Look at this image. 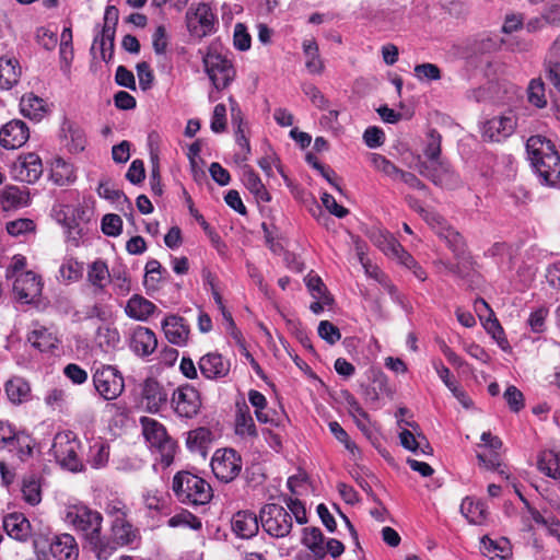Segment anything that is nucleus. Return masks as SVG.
I'll use <instances>...</instances> for the list:
<instances>
[{
  "label": "nucleus",
  "instance_id": "f257e3e1",
  "mask_svg": "<svg viewBox=\"0 0 560 560\" xmlns=\"http://www.w3.org/2000/svg\"><path fill=\"white\" fill-rule=\"evenodd\" d=\"M65 520L98 556L112 549L109 540L102 535L103 516L98 511L82 503L70 504Z\"/></svg>",
  "mask_w": 560,
  "mask_h": 560
},
{
  "label": "nucleus",
  "instance_id": "f03ea898",
  "mask_svg": "<svg viewBox=\"0 0 560 560\" xmlns=\"http://www.w3.org/2000/svg\"><path fill=\"white\" fill-rule=\"evenodd\" d=\"M526 149L533 167L547 185L560 182V155L553 143L542 136H532Z\"/></svg>",
  "mask_w": 560,
  "mask_h": 560
},
{
  "label": "nucleus",
  "instance_id": "7ed1b4c3",
  "mask_svg": "<svg viewBox=\"0 0 560 560\" xmlns=\"http://www.w3.org/2000/svg\"><path fill=\"white\" fill-rule=\"evenodd\" d=\"M172 489L179 502L192 506L209 503L213 495L211 486L205 479L188 471L174 476Z\"/></svg>",
  "mask_w": 560,
  "mask_h": 560
},
{
  "label": "nucleus",
  "instance_id": "20e7f679",
  "mask_svg": "<svg viewBox=\"0 0 560 560\" xmlns=\"http://www.w3.org/2000/svg\"><path fill=\"white\" fill-rule=\"evenodd\" d=\"M142 434L151 451L167 467L172 464L176 452V444L167 434L165 427L155 419L141 417Z\"/></svg>",
  "mask_w": 560,
  "mask_h": 560
},
{
  "label": "nucleus",
  "instance_id": "39448f33",
  "mask_svg": "<svg viewBox=\"0 0 560 560\" xmlns=\"http://www.w3.org/2000/svg\"><path fill=\"white\" fill-rule=\"evenodd\" d=\"M205 71L217 90L226 89L235 79L236 71L226 54L210 46L202 58Z\"/></svg>",
  "mask_w": 560,
  "mask_h": 560
},
{
  "label": "nucleus",
  "instance_id": "423d86ee",
  "mask_svg": "<svg viewBox=\"0 0 560 560\" xmlns=\"http://www.w3.org/2000/svg\"><path fill=\"white\" fill-rule=\"evenodd\" d=\"M81 443L72 431L55 435L51 452L57 463L70 471H81L83 462L80 456Z\"/></svg>",
  "mask_w": 560,
  "mask_h": 560
},
{
  "label": "nucleus",
  "instance_id": "0eeeda50",
  "mask_svg": "<svg viewBox=\"0 0 560 560\" xmlns=\"http://www.w3.org/2000/svg\"><path fill=\"white\" fill-rule=\"evenodd\" d=\"M92 381L95 390L105 400L118 398L125 389L124 377L113 365L96 368Z\"/></svg>",
  "mask_w": 560,
  "mask_h": 560
},
{
  "label": "nucleus",
  "instance_id": "6e6552de",
  "mask_svg": "<svg viewBox=\"0 0 560 560\" xmlns=\"http://www.w3.org/2000/svg\"><path fill=\"white\" fill-rule=\"evenodd\" d=\"M264 530L275 538L288 536L292 529L291 514L281 505L266 504L259 513Z\"/></svg>",
  "mask_w": 560,
  "mask_h": 560
},
{
  "label": "nucleus",
  "instance_id": "1a4fd4ad",
  "mask_svg": "<svg viewBox=\"0 0 560 560\" xmlns=\"http://www.w3.org/2000/svg\"><path fill=\"white\" fill-rule=\"evenodd\" d=\"M33 545L38 558H40V555L46 558L47 540L43 537H37L34 539ZM48 547L56 560H77L79 557L78 544L70 534L56 535L48 544Z\"/></svg>",
  "mask_w": 560,
  "mask_h": 560
},
{
  "label": "nucleus",
  "instance_id": "9d476101",
  "mask_svg": "<svg viewBox=\"0 0 560 560\" xmlns=\"http://www.w3.org/2000/svg\"><path fill=\"white\" fill-rule=\"evenodd\" d=\"M242 467V457L233 448H219L211 458L212 472L217 479L225 483L233 481L240 475Z\"/></svg>",
  "mask_w": 560,
  "mask_h": 560
},
{
  "label": "nucleus",
  "instance_id": "9b49d317",
  "mask_svg": "<svg viewBox=\"0 0 560 560\" xmlns=\"http://www.w3.org/2000/svg\"><path fill=\"white\" fill-rule=\"evenodd\" d=\"M171 406L178 417L191 419L200 410V394L191 385L179 386L172 394Z\"/></svg>",
  "mask_w": 560,
  "mask_h": 560
},
{
  "label": "nucleus",
  "instance_id": "f8f14e48",
  "mask_svg": "<svg viewBox=\"0 0 560 560\" xmlns=\"http://www.w3.org/2000/svg\"><path fill=\"white\" fill-rule=\"evenodd\" d=\"M215 16L207 3L191 5L186 12L187 28L192 36L202 38L212 33Z\"/></svg>",
  "mask_w": 560,
  "mask_h": 560
},
{
  "label": "nucleus",
  "instance_id": "ddd939ff",
  "mask_svg": "<svg viewBox=\"0 0 560 560\" xmlns=\"http://www.w3.org/2000/svg\"><path fill=\"white\" fill-rule=\"evenodd\" d=\"M43 163L36 153L20 155L10 166L11 177L21 183H36L43 174Z\"/></svg>",
  "mask_w": 560,
  "mask_h": 560
},
{
  "label": "nucleus",
  "instance_id": "4468645a",
  "mask_svg": "<svg viewBox=\"0 0 560 560\" xmlns=\"http://www.w3.org/2000/svg\"><path fill=\"white\" fill-rule=\"evenodd\" d=\"M42 290V280L33 271L16 275L13 282V292L19 301L26 304L32 303L40 296Z\"/></svg>",
  "mask_w": 560,
  "mask_h": 560
},
{
  "label": "nucleus",
  "instance_id": "2eb2a0df",
  "mask_svg": "<svg viewBox=\"0 0 560 560\" xmlns=\"http://www.w3.org/2000/svg\"><path fill=\"white\" fill-rule=\"evenodd\" d=\"M516 124V116L512 112L493 117L483 125L482 137L492 142H500L514 132Z\"/></svg>",
  "mask_w": 560,
  "mask_h": 560
},
{
  "label": "nucleus",
  "instance_id": "dca6fc26",
  "mask_svg": "<svg viewBox=\"0 0 560 560\" xmlns=\"http://www.w3.org/2000/svg\"><path fill=\"white\" fill-rule=\"evenodd\" d=\"M198 366L203 377L217 381L229 375L231 361L219 352H209L199 359Z\"/></svg>",
  "mask_w": 560,
  "mask_h": 560
},
{
  "label": "nucleus",
  "instance_id": "f3484780",
  "mask_svg": "<svg viewBox=\"0 0 560 560\" xmlns=\"http://www.w3.org/2000/svg\"><path fill=\"white\" fill-rule=\"evenodd\" d=\"M166 401L167 394L159 382L152 378L144 381L141 389L140 404L147 411L152 413L159 412L160 409L166 405Z\"/></svg>",
  "mask_w": 560,
  "mask_h": 560
},
{
  "label": "nucleus",
  "instance_id": "a211bd4d",
  "mask_svg": "<svg viewBox=\"0 0 560 560\" xmlns=\"http://www.w3.org/2000/svg\"><path fill=\"white\" fill-rule=\"evenodd\" d=\"M30 131L22 120H11L0 130V143L5 149H18L28 139Z\"/></svg>",
  "mask_w": 560,
  "mask_h": 560
},
{
  "label": "nucleus",
  "instance_id": "6ab92c4d",
  "mask_svg": "<svg viewBox=\"0 0 560 560\" xmlns=\"http://www.w3.org/2000/svg\"><path fill=\"white\" fill-rule=\"evenodd\" d=\"M162 329L168 342L183 347L188 341L189 327L185 319L177 315H170L162 322Z\"/></svg>",
  "mask_w": 560,
  "mask_h": 560
},
{
  "label": "nucleus",
  "instance_id": "aec40b11",
  "mask_svg": "<svg viewBox=\"0 0 560 560\" xmlns=\"http://www.w3.org/2000/svg\"><path fill=\"white\" fill-rule=\"evenodd\" d=\"M371 241L387 256L398 259L405 257L410 260V254L398 243V241L389 233L382 230L372 231L370 233Z\"/></svg>",
  "mask_w": 560,
  "mask_h": 560
},
{
  "label": "nucleus",
  "instance_id": "412c9836",
  "mask_svg": "<svg viewBox=\"0 0 560 560\" xmlns=\"http://www.w3.org/2000/svg\"><path fill=\"white\" fill-rule=\"evenodd\" d=\"M427 171H420V173L429 177L435 185H440L445 188H454L458 185V176L451 168V166L443 162H435L434 165L425 167Z\"/></svg>",
  "mask_w": 560,
  "mask_h": 560
},
{
  "label": "nucleus",
  "instance_id": "4be33fe9",
  "mask_svg": "<svg viewBox=\"0 0 560 560\" xmlns=\"http://www.w3.org/2000/svg\"><path fill=\"white\" fill-rule=\"evenodd\" d=\"M30 202V194L25 188L9 185L0 190V207L4 211L26 207Z\"/></svg>",
  "mask_w": 560,
  "mask_h": 560
},
{
  "label": "nucleus",
  "instance_id": "5701e85b",
  "mask_svg": "<svg viewBox=\"0 0 560 560\" xmlns=\"http://www.w3.org/2000/svg\"><path fill=\"white\" fill-rule=\"evenodd\" d=\"M3 528L7 534L20 541H25L31 536V523L21 513H11L3 518Z\"/></svg>",
  "mask_w": 560,
  "mask_h": 560
},
{
  "label": "nucleus",
  "instance_id": "b1692460",
  "mask_svg": "<svg viewBox=\"0 0 560 560\" xmlns=\"http://www.w3.org/2000/svg\"><path fill=\"white\" fill-rule=\"evenodd\" d=\"M112 539L119 546L131 545L139 539V530L128 521V518H117L112 521Z\"/></svg>",
  "mask_w": 560,
  "mask_h": 560
},
{
  "label": "nucleus",
  "instance_id": "393cba45",
  "mask_svg": "<svg viewBox=\"0 0 560 560\" xmlns=\"http://www.w3.org/2000/svg\"><path fill=\"white\" fill-rule=\"evenodd\" d=\"M158 347L155 334L147 327H137L131 338V348L140 355H148L154 352Z\"/></svg>",
  "mask_w": 560,
  "mask_h": 560
},
{
  "label": "nucleus",
  "instance_id": "a878e982",
  "mask_svg": "<svg viewBox=\"0 0 560 560\" xmlns=\"http://www.w3.org/2000/svg\"><path fill=\"white\" fill-rule=\"evenodd\" d=\"M155 310L156 306L151 301L139 294H135L128 300L125 313L135 320L145 322Z\"/></svg>",
  "mask_w": 560,
  "mask_h": 560
},
{
  "label": "nucleus",
  "instance_id": "bb28decb",
  "mask_svg": "<svg viewBox=\"0 0 560 560\" xmlns=\"http://www.w3.org/2000/svg\"><path fill=\"white\" fill-rule=\"evenodd\" d=\"M234 533L242 538H250L258 532L257 516L248 511H240L232 518Z\"/></svg>",
  "mask_w": 560,
  "mask_h": 560
},
{
  "label": "nucleus",
  "instance_id": "cd10ccee",
  "mask_svg": "<svg viewBox=\"0 0 560 560\" xmlns=\"http://www.w3.org/2000/svg\"><path fill=\"white\" fill-rule=\"evenodd\" d=\"M27 341L39 351H49L54 349L58 343V338L48 328L44 326H34V328L27 335Z\"/></svg>",
  "mask_w": 560,
  "mask_h": 560
},
{
  "label": "nucleus",
  "instance_id": "c85d7f7f",
  "mask_svg": "<svg viewBox=\"0 0 560 560\" xmlns=\"http://www.w3.org/2000/svg\"><path fill=\"white\" fill-rule=\"evenodd\" d=\"M21 67L15 58H0V88L10 90L19 82Z\"/></svg>",
  "mask_w": 560,
  "mask_h": 560
},
{
  "label": "nucleus",
  "instance_id": "c756f323",
  "mask_svg": "<svg viewBox=\"0 0 560 560\" xmlns=\"http://www.w3.org/2000/svg\"><path fill=\"white\" fill-rule=\"evenodd\" d=\"M462 514L468 520L470 524L481 525L488 516V508L485 502L474 501L470 498H465L460 504Z\"/></svg>",
  "mask_w": 560,
  "mask_h": 560
},
{
  "label": "nucleus",
  "instance_id": "7c9ffc66",
  "mask_svg": "<svg viewBox=\"0 0 560 560\" xmlns=\"http://www.w3.org/2000/svg\"><path fill=\"white\" fill-rule=\"evenodd\" d=\"M303 54L305 57V68L311 74H320L324 71V61L319 56L318 45L314 39L303 42Z\"/></svg>",
  "mask_w": 560,
  "mask_h": 560
},
{
  "label": "nucleus",
  "instance_id": "2f4dec72",
  "mask_svg": "<svg viewBox=\"0 0 560 560\" xmlns=\"http://www.w3.org/2000/svg\"><path fill=\"white\" fill-rule=\"evenodd\" d=\"M110 280V272L105 261L97 259L88 267V281L97 291H103Z\"/></svg>",
  "mask_w": 560,
  "mask_h": 560
},
{
  "label": "nucleus",
  "instance_id": "473e14b6",
  "mask_svg": "<svg viewBox=\"0 0 560 560\" xmlns=\"http://www.w3.org/2000/svg\"><path fill=\"white\" fill-rule=\"evenodd\" d=\"M242 180L245 187L256 197L257 200L262 202L270 201L271 197L262 184L260 177L252 168L245 167L243 171Z\"/></svg>",
  "mask_w": 560,
  "mask_h": 560
},
{
  "label": "nucleus",
  "instance_id": "72a5a7b5",
  "mask_svg": "<svg viewBox=\"0 0 560 560\" xmlns=\"http://www.w3.org/2000/svg\"><path fill=\"white\" fill-rule=\"evenodd\" d=\"M538 469L553 479L560 478V453L548 450L540 453Z\"/></svg>",
  "mask_w": 560,
  "mask_h": 560
},
{
  "label": "nucleus",
  "instance_id": "f704fd0d",
  "mask_svg": "<svg viewBox=\"0 0 560 560\" xmlns=\"http://www.w3.org/2000/svg\"><path fill=\"white\" fill-rule=\"evenodd\" d=\"M83 270V262H80L72 257H67L59 267L58 280L67 284L77 282L82 278Z\"/></svg>",
  "mask_w": 560,
  "mask_h": 560
},
{
  "label": "nucleus",
  "instance_id": "c9c22d12",
  "mask_svg": "<svg viewBox=\"0 0 560 560\" xmlns=\"http://www.w3.org/2000/svg\"><path fill=\"white\" fill-rule=\"evenodd\" d=\"M21 113L23 116L39 120L45 114V102L34 94L24 95L20 102Z\"/></svg>",
  "mask_w": 560,
  "mask_h": 560
},
{
  "label": "nucleus",
  "instance_id": "e433bc0d",
  "mask_svg": "<svg viewBox=\"0 0 560 560\" xmlns=\"http://www.w3.org/2000/svg\"><path fill=\"white\" fill-rule=\"evenodd\" d=\"M66 145L72 153H80L86 144L85 133L82 128L74 124H67L65 129Z\"/></svg>",
  "mask_w": 560,
  "mask_h": 560
},
{
  "label": "nucleus",
  "instance_id": "4c0bfd02",
  "mask_svg": "<svg viewBox=\"0 0 560 560\" xmlns=\"http://www.w3.org/2000/svg\"><path fill=\"white\" fill-rule=\"evenodd\" d=\"M388 380L383 372L373 373L372 386L364 389V397L369 401H377L381 395L389 394Z\"/></svg>",
  "mask_w": 560,
  "mask_h": 560
},
{
  "label": "nucleus",
  "instance_id": "58836bf2",
  "mask_svg": "<svg viewBox=\"0 0 560 560\" xmlns=\"http://www.w3.org/2000/svg\"><path fill=\"white\" fill-rule=\"evenodd\" d=\"M229 102L231 104L232 120L234 124H237V129L235 131L236 143L244 151L243 160H246V155L249 153L250 147H249V141L245 137L244 131L242 129L241 109H240L236 101L232 96L229 98Z\"/></svg>",
  "mask_w": 560,
  "mask_h": 560
},
{
  "label": "nucleus",
  "instance_id": "ea45409f",
  "mask_svg": "<svg viewBox=\"0 0 560 560\" xmlns=\"http://www.w3.org/2000/svg\"><path fill=\"white\" fill-rule=\"evenodd\" d=\"M30 392L28 383L21 377L12 378L5 384V393L9 399L14 404L25 400Z\"/></svg>",
  "mask_w": 560,
  "mask_h": 560
},
{
  "label": "nucleus",
  "instance_id": "a19ab883",
  "mask_svg": "<svg viewBox=\"0 0 560 560\" xmlns=\"http://www.w3.org/2000/svg\"><path fill=\"white\" fill-rule=\"evenodd\" d=\"M50 177L59 186L70 184L74 179L73 168L65 160L56 159L52 163Z\"/></svg>",
  "mask_w": 560,
  "mask_h": 560
},
{
  "label": "nucleus",
  "instance_id": "79ce46f5",
  "mask_svg": "<svg viewBox=\"0 0 560 560\" xmlns=\"http://www.w3.org/2000/svg\"><path fill=\"white\" fill-rule=\"evenodd\" d=\"M235 433L242 438L257 435L255 422L248 410H240L235 417Z\"/></svg>",
  "mask_w": 560,
  "mask_h": 560
},
{
  "label": "nucleus",
  "instance_id": "37998d69",
  "mask_svg": "<svg viewBox=\"0 0 560 560\" xmlns=\"http://www.w3.org/2000/svg\"><path fill=\"white\" fill-rule=\"evenodd\" d=\"M109 458V445L102 441L96 440L90 446L89 462L94 468L104 467Z\"/></svg>",
  "mask_w": 560,
  "mask_h": 560
},
{
  "label": "nucleus",
  "instance_id": "c03bdc74",
  "mask_svg": "<svg viewBox=\"0 0 560 560\" xmlns=\"http://www.w3.org/2000/svg\"><path fill=\"white\" fill-rule=\"evenodd\" d=\"M96 341L106 351L115 349L120 342L118 330L108 325L101 326L96 332Z\"/></svg>",
  "mask_w": 560,
  "mask_h": 560
},
{
  "label": "nucleus",
  "instance_id": "a18cd8bd",
  "mask_svg": "<svg viewBox=\"0 0 560 560\" xmlns=\"http://www.w3.org/2000/svg\"><path fill=\"white\" fill-rule=\"evenodd\" d=\"M21 440L9 422L0 420V450L8 448L11 452L21 445Z\"/></svg>",
  "mask_w": 560,
  "mask_h": 560
},
{
  "label": "nucleus",
  "instance_id": "49530a36",
  "mask_svg": "<svg viewBox=\"0 0 560 560\" xmlns=\"http://www.w3.org/2000/svg\"><path fill=\"white\" fill-rule=\"evenodd\" d=\"M324 536L319 528L316 527H306L303 530L302 542L315 553H320V556H325V548L323 546Z\"/></svg>",
  "mask_w": 560,
  "mask_h": 560
},
{
  "label": "nucleus",
  "instance_id": "de8ad7c7",
  "mask_svg": "<svg viewBox=\"0 0 560 560\" xmlns=\"http://www.w3.org/2000/svg\"><path fill=\"white\" fill-rule=\"evenodd\" d=\"M115 32L116 28L112 27V24L103 25L101 36L94 39L93 48L95 47V45H100L101 56L103 60H106L107 51L109 52V56L113 52Z\"/></svg>",
  "mask_w": 560,
  "mask_h": 560
},
{
  "label": "nucleus",
  "instance_id": "09e8293b",
  "mask_svg": "<svg viewBox=\"0 0 560 560\" xmlns=\"http://www.w3.org/2000/svg\"><path fill=\"white\" fill-rule=\"evenodd\" d=\"M109 281L113 282L114 290L119 295H126L131 290L130 277L121 267L113 269Z\"/></svg>",
  "mask_w": 560,
  "mask_h": 560
},
{
  "label": "nucleus",
  "instance_id": "8fccbe9b",
  "mask_svg": "<svg viewBox=\"0 0 560 560\" xmlns=\"http://www.w3.org/2000/svg\"><path fill=\"white\" fill-rule=\"evenodd\" d=\"M211 440V432L207 428H197L188 433L186 444L191 451H200Z\"/></svg>",
  "mask_w": 560,
  "mask_h": 560
},
{
  "label": "nucleus",
  "instance_id": "3c124183",
  "mask_svg": "<svg viewBox=\"0 0 560 560\" xmlns=\"http://www.w3.org/2000/svg\"><path fill=\"white\" fill-rule=\"evenodd\" d=\"M413 71H415V77L420 82L429 83V82L438 81L441 79V70L434 63L424 62V63L417 65L415 67Z\"/></svg>",
  "mask_w": 560,
  "mask_h": 560
},
{
  "label": "nucleus",
  "instance_id": "603ef678",
  "mask_svg": "<svg viewBox=\"0 0 560 560\" xmlns=\"http://www.w3.org/2000/svg\"><path fill=\"white\" fill-rule=\"evenodd\" d=\"M370 160L375 170L382 172L384 175L390 177L392 179L397 180V174L400 168H398L389 160L377 153H372Z\"/></svg>",
  "mask_w": 560,
  "mask_h": 560
},
{
  "label": "nucleus",
  "instance_id": "864d4df0",
  "mask_svg": "<svg viewBox=\"0 0 560 560\" xmlns=\"http://www.w3.org/2000/svg\"><path fill=\"white\" fill-rule=\"evenodd\" d=\"M433 228H438V234L445 238V241L450 244L454 252H460L463 249V237L458 232L454 231L452 228L446 226L443 221L442 224H434Z\"/></svg>",
  "mask_w": 560,
  "mask_h": 560
},
{
  "label": "nucleus",
  "instance_id": "5fc2aeb1",
  "mask_svg": "<svg viewBox=\"0 0 560 560\" xmlns=\"http://www.w3.org/2000/svg\"><path fill=\"white\" fill-rule=\"evenodd\" d=\"M528 101L538 108L547 105L544 82L539 79L530 81L528 86Z\"/></svg>",
  "mask_w": 560,
  "mask_h": 560
},
{
  "label": "nucleus",
  "instance_id": "6e6d98bb",
  "mask_svg": "<svg viewBox=\"0 0 560 560\" xmlns=\"http://www.w3.org/2000/svg\"><path fill=\"white\" fill-rule=\"evenodd\" d=\"M22 495L28 504H38L42 500L39 483L35 479H25L22 486Z\"/></svg>",
  "mask_w": 560,
  "mask_h": 560
},
{
  "label": "nucleus",
  "instance_id": "4d7b16f0",
  "mask_svg": "<svg viewBox=\"0 0 560 560\" xmlns=\"http://www.w3.org/2000/svg\"><path fill=\"white\" fill-rule=\"evenodd\" d=\"M483 327L493 337V339L497 340L498 345L503 349L506 350L508 348V340L504 337V330L498 319L492 316L488 317L486 322L483 323Z\"/></svg>",
  "mask_w": 560,
  "mask_h": 560
},
{
  "label": "nucleus",
  "instance_id": "13d9d810",
  "mask_svg": "<svg viewBox=\"0 0 560 560\" xmlns=\"http://www.w3.org/2000/svg\"><path fill=\"white\" fill-rule=\"evenodd\" d=\"M318 336L329 345L340 340L341 334L337 326L328 320H322L317 328Z\"/></svg>",
  "mask_w": 560,
  "mask_h": 560
},
{
  "label": "nucleus",
  "instance_id": "bf43d9fd",
  "mask_svg": "<svg viewBox=\"0 0 560 560\" xmlns=\"http://www.w3.org/2000/svg\"><path fill=\"white\" fill-rule=\"evenodd\" d=\"M122 230V220L118 214H105L102 219V231L108 236H118Z\"/></svg>",
  "mask_w": 560,
  "mask_h": 560
},
{
  "label": "nucleus",
  "instance_id": "052dcab7",
  "mask_svg": "<svg viewBox=\"0 0 560 560\" xmlns=\"http://www.w3.org/2000/svg\"><path fill=\"white\" fill-rule=\"evenodd\" d=\"M8 233L12 236H20L35 230V223L31 219H18L7 223Z\"/></svg>",
  "mask_w": 560,
  "mask_h": 560
},
{
  "label": "nucleus",
  "instance_id": "680f3d73",
  "mask_svg": "<svg viewBox=\"0 0 560 560\" xmlns=\"http://www.w3.org/2000/svg\"><path fill=\"white\" fill-rule=\"evenodd\" d=\"M406 200L408 205L413 210L418 211L429 224H442L443 218L433 211H429L422 208L416 198H413L412 196H407Z\"/></svg>",
  "mask_w": 560,
  "mask_h": 560
},
{
  "label": "nucleus",
  "instance_id": "e2e57ef3",
  "mask_svg": "<svg viewBox=\"0 0 560 560\" xmlns=\"http://www.w3.org/2000/svg\"><path fill=\"white\" fill-rule=\"evenodd\" d=\"M168 525L171 527L188 526L191 528H199L201 526V523L191 513L184 511L172 516L168 520Z\"/></svg>",
  "mask_w": 560,
  "mask_h": 560
},
{
  "label": "nucleus",
  "instance_id": "0e129e2a",
  "mask_svg": "<svg viewBox=\"0 0 560 560\" xmlns=\"http://www.w3.org/2000/svg\"><path fill=\"white\" fill-rule=\"evenodd\" d=\"M304 94L311 100V102L319 109H327L329 106L328 100L324 94L313 84H304L302 88Z\"/></svg>",
  "mask_w": 560,
  "mask_h": 560
},
{
  "label": "nucleus",
  "instance_id": "69168bd1",
  "mask_svg": "<svg viewBox=\"0 0 560 560\" xmlns=\"http://www.w3.org/2000/svg\"><path fill=\"white\" fill-rule=\"evenodd\" d=\"M211 130L213 132H222L226 127V107L224 104L215 105L211 118Z\"/></svg>",
  "mask_w": 560,
  "mask_h": 560
},
{
  "label": "nucleus",
  "instance_id": "338daca9",
  "mask_svg": "<svg viewBox=\"0 0 560 560\" xmlns=\"http://www.w3.org/2000/svg\"><path fill=\"white\" fill-rule=\"evenodd\" d=\"M363 140L369 148H378L384 143L385 133L378 127H369L363 133Z\"/></svg>",
  "mask_w": 560,
  "mask_h": 560
},
{
  "label": "nucleus",
  "instance_id": "774afa93",
  "mask_svg": "<svg viewBox=\"0 0 560 560\" xmlns=\"http://www.w3.org/2000/svg\"><path fill=\"white\" fill-rule=\"evenodd\" d=\"M546 78L560 91V60L546 59Z\"/></svg>",
  "mask_w": 560,
  "mask_h": 560
}]
</instances>
